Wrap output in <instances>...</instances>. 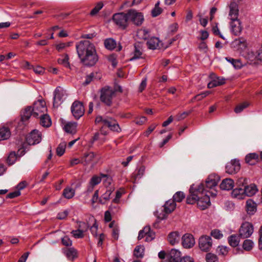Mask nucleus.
<instances>
[{
    "mask_svg": "<svg viewBox=\"0 0 262 262\" xmlns=\"http://www.w3.org/2000/svg\"><path fill=\"white\" fill-rule=\"evenodd\" d=\"M17 155L15 151H11L8 156L6 162L9 165H12L15 162L17 159Z\"/></svg>",
    "mask_w": 262,
    "mask_h": 262,
    "instance_id": "obj_42",
    "label": "nucleus"
},
{
    "mask_svg": "<svg viewBox=\"0 0 262 262\" xmlns=\"http://www.w3.org/2000/svg\"><path fill=\"white\" fill-rule=\"evenodd\" d=\"M199 246L202 251L205 252L209 251L212 246L211 237L207 235L202 236L199 239Z\"/></svg>",
    "mask_w": 262,
    "mask_h": 262,
    "instance_id": "obj_9",
    "label": "nucleus"
},
{
    "mask_svg": "<svg viewBox=\"0 0 262 262\" xmlns=\"http://www.w3.org/2000/svg\"><path fill=\"white\" fill-rule=\"evenodd\" d=\"M160 41L157 37H151L147 41L148 47L150 49L154 50L159 46Z\"/></svg>",
    "mask_w": 262,
    "mask_h": 262,
    "instance_id": "obj_36",
    "label": "nucleus"
},
{
    "mask_svg": "<svg viewBox=\"0 0 262 262\" xmlns=\"http://www.w3.org/2000/svg\"><path fill=\"white\" fill-rule=\"evenodd\" d=\"M102 179L101 174L100 176H98L97 175H95L92 177L90 179L89 183L90 185H93L94 186L99 184Z\"/></svg>",
    "mask_w": 262,
    "mask_h": 262,
    "instance_id": "obj_48",
    "label": "nucleus"
},
{
    "mask_svg": "<svg viewBox=\"0 0 262 262\" xmlns=\"http://www.w3.org/2000/svg\"><path fill=\"white\" fill-rule=\"evenodd\" d=\"M160 2L158 1L155 4L154 8L151 11V15L153 17H156L160 15L162 12V9L159 7Z\"/></svg>",
    "mask_w": 262,
    "mask_h": 262,
    "instance_id": "obj_46",
    "label": "nucleus"
},
{
    "mask_svg": "<svg viewBox=\"0 0 262 262\" xmlns=\"http://www.w3.org/2000/svg\"><path fill=\"white\" fill-rule=\"evenodd\" d=\"M231 30L235 35H238L242 31L241 22L238 19H231L230 22Z\"/></svg>",
    "mask_w": 262,
    "mask_h": 262,
    "instance_id": "obj_17",
    "label": "nucleus"
},
{
    "mask_svg": "<svg viewBox=\"0 0 262 262\" xmlns=\"http://www.w3.org/2000/svg\"><path fill=\"white\" fill-rule=\"evenodd\" d=\"M253 232V227L252 224L247 222L243 223L239 229V236L243 238L250 237Z\"/></svg>",
    "mask_w": 262,
    "mask_h": 262,
    "instance_id": "obj_7",
    "label": "nucleus"
},
{
    "mask_svg": "<svg viewBox=\"0 0 262 262\" xmlns=\"http://www.w3.org/2000/svg\"><path fill=\"white\" fill-rule=\"evenodd\" d=\"M11 132L9 128L2 127L0 128V140H5L9 138Z\"/></svg>",
    "mask_w": 262,
    "mask_h": 262,
    "instance_id": "obj_31",
    "label": "nucleus"
},
{
    "mask_svg": "<svg viewBox=\"0 0 262 262\" xmlns=\"http://www.w3.org/2000/svg\"><path fill=\"white\" fill-rule=\"evenodd\" d=\"M207 262H216L218 260L217 256L211 253H208L205 257Z\"/></svg>",
    "mask_w": 262,
    "mask_h": 262,
    "instance_id": "obj_53",
    "label": "nucleus"
},
{
    "mask_svg": "<svg viewBox=\"0 0 262 262\" xmlns=\"http://www.w3.org/2000/svg\"><path fill=\"white\" fill-rule=\"evenodd\" d=\"M219 254L222 255H225L228 253V248L225 246H219L217 249Z\"/></svg>",
    "mask_w": 262,
    "mask_h": 262,
    "instance_id": "obj_56",
    "label": "nucleus"
},
{
    "mask_svg": "<svg viewBox=\"0 0 262 262\" xmlns=\"http://www.w3.org/2000/svg\"><path fill=\"white\" fill-rule=\"evenodd\" d=\"M238 187L244 188L245 186L247 185V180L245 178H241L237 181Z\"/></svg>",
    "mask_w": 262,
    "mask_h": 262,
    "instance_id": "obj_59",
    "label": "nucleus"
},
{
    "mask_svg": "<svg viewBox=\"0 0 262 262\" xmlns=\"http://www.w3.org/2000/svg\"><path fill=\"white\" fill-rule=\"evenodd\" d=\"M169 262H178L181 257V252L176 249H171L167 255Z\"/></svg>",
    "mask_w": 262,
    "mask_h": 262,
    "instance_id": "obj_22",
    "label": "nucleus"
},
{
    "mask_svg": "<svg viewBox=\"0 0 262 262\" xmlns=\"http://www.w3.org/2000/svg\"><path fill=\"white\" fill-rule=\"evenodd\" d=\"M114 97H115V91L111 87L105 86L101 89L100 100L106 105H112Z\"/></svg>",
    "mask_w": 262,
    "mask_h": 262,
    "instance_id": "obj_3",
    "label": "nucleus"
},
{
    "mask_svg": "<svg viewBox=\"0 0 262 262\" xmlns=\"http://www.w3.org/2000/svg\"><path fill=\"white\" fill-rule=\"evenodd\" d=\"M58 63L59 64L63 65L65 67H69L70 63L69 62L68 55L66 54L63 57L59 58L58 59Z\"/></svg>",
    "mask_w": 262,
    "mask_h": 262,
    "instance_id": "obj_52",
    "label": "nucleus"
},
{
    "mask_svg": "<svg viewBox=\"0 0 262 262\" xmlns=\"http://www.w3.org/2000/svg\"><path fill=\"white\" fill-rule=\"evenodd\" d=\"M66 147V143H60L56 149V154L58 156H61L65 152V148Z\"/></svg>",
    "mask_w": 262,
    "mask_h": 262,
    "instance_id": "obj_50",
    "label": "nucleus"
},
{
    "mask_svg": "<svg viewBox=\"0 0 262 262\" xmlns=\"http://www.w3.org/2000/svg\"><path fill=\"white\" fill-rule=\"evenodd\" d=\"M71 112L75 119H79L84 113L83 104L77 101L74 102L71 106Z\"/></svg>",
    "mask_w": 262,
    "mask_h": 262,
    "instance_id": "obj_8",
    "label": "nucleus"
},
{
    "mask_svg": "<svg viewBox=\"0 0 262 262\" xmlns=\"http://www.w3.org/2000/svg\"><path fill=\"white\" fill-rule=\"evenodd\" d=\"M144 248L143 246H137L134 251V255L137 258H142L144 255Z\"/></svg>",
    "mask_w": 262,
    "mask_h": 262,
    "instance_id": "obj_40",
    "label": "nucleus"
},
{
    "mask_svg": "<svg viewBox=\"0 0 262 262\" xmlns=\"http://www.w3.org/2000/svg\"><path fill=\"white\" fill-rule=\"evenodd\" d=\"M77 124L76 122H68L64 126L65 132L70 134H75L76 132Z\"/></svg>",
    "mask_w": 262,
    "mask_h": 262,
    "instance_id": "obj_32",
    "label": "nucleus"
},
{
    "mask_svg": "<svg viewBox=\"0 0 262 262\" xmlns=\"http://www.w3.org/2000/svg\"><path fill=\"white\" fill-rule=\"evenodd\" d=\"M211 235L216 239H220L223 237V234L219 230L215 229L211 231Z\"/></svg>",
    "mask_w": 262,
    "mask_h": 262,
    "instance_id": "obj_58",
    "label": "nucleus"
},
{
    "mask_svg": "<svg viewBox=\"0 0 262 262\" xmlns=\"http://www.w3.org/2000/svg\"><path fill=\"white\" fill-rule=\"evenodd\" d=\"M113 21L119 27L124 29L128 25V12L116 13L113 17Z\"/></svg>",
    "mask_w": 262,
    "mask_h": 262,
    "instance_id": "obj_5",
    "label": "nucleus"
},
{
    "mask_svg": "<svg viewBox=\"0 0 262 262\" xmlns=\"http://www.w3.org/2000/svg\"><path fill=\"white\" fill-rule=\"evenodd\" d=\"M190 194L187 196V204H193L197 203L199 207L202 210L205 209L210 205L209 195L213 197L216 195L217 192L215 190L211 191L206 190L204 184H200L197 188L191 186L189 189Z\"/></svg>",
    "mask_w": 262,
    "mask_h": 262,
    "instance_id": "obj_1",
    "label": "nucleus"
},
{
    "mask_svg": "<svg viewBox=\"0 0 262 262\" xmlns=\"http://www.w3.org/2000/svg\"><path fill=\"white\" fill-rule=\"evenodd\" d=\"M62 195L66 199H70L74 196L75 190L70 187L66 188L63 191Z\"/></svg>",
    "mask_w": 262,
    "mask_h": 262,
    "instance_id": "obj_39",
    "label": "nucleus"
},
{
    "mask_svg": "<svg viewBox=\"0 0 262 262\" xmlns=\"http://www.w3.org/2000/svg\"><path fill=\"white\" fill-rule=\"evenodd\" d=\"M128 20H131L137 26L141 25L144 20L142 14L134 10H130L128 11Z\"/></svg>",
    "mask_w": 262,
    "mask_h": 262,
    "instance_id": "obj_10",
    "label": "nucleus"
},
{
    "mask_svg": "<svg viewBox=\"0 0 262 262\" xmlns=\"http://www.w3.org/2000/svg\"><path fill=\"white\" fill-rule=\"evenodd\" d=\"M104 121V126L108 127L111 130L114 132H120L121 131L119 124L112 118H107Z\"/></svg>",
    "mask_w": 262,
    "mask_h": 262,
    "instance_id": "obj_15",
    "label": "nucleus"
},
{
    "mask_svg": "<svg viewBox=\"0 0 262 262\" xmlns=\"http://www.w3.org/2000/svg\"><path fill=\"white\" fill-rule=\"evenodd\" d=\"M134 48V51L133 53V56L130 59V60H133L141 58L142 54L141 48H140L139 44H135Z\"/></svg>",
    "mask_w": 262,
    "mask_h": 262,
    "instance_id": "obj_34",
    "label": "nucleus"
},
{
    "mask_svg": "<svg viewBox=\"0 0 262 262\" xmlns=\"http://www.w3.org/2000/svg\"><path fill=\"white\" fill-rule=\"evenodd\" d=\"M225 83V79L223 78L217 77L212 80L208 84V88L209 89L213 88L219 85L224 84Z\"/></svg>",
    "mask_w": 262,
    "mask_h": 262,
    "instance_id": "obj_28",
    "label": "nucleus"
},
{
    "mask_svg": "<svg viewBox=\"0 0 262 262\" xmlns=\"http://www.w3.org/2000/svg\"><path fill=\"white\" fill-rule=\"evenodd\" d=\"M61 242L66 246H70L72 244L71 240L68 236L63 237L61 239Z\"/></svg>",
    "mask_w": 262,
    "mask_h": 262,
    "instance_id": "obj_63",
    "label": "nucleus"
},
{
    "mask_svg": "<svg viewBox=\"0 0 262 262\" xmlns=\"http://www.w3.org/2000/svg\"><path fill=\"white\" fill-rule=\"evenodd\" d=\"M41 134L36 129L32 131L26 138L27 142L30 145L39 143L41 141Z\"/></svg>",
    "mask_w": 262,
    "mask_h": 262,
    "instance_id": "obj_11",
    "label": "nucleus"
},
{
    "mask_svg": "<svg viewBox=\"0 0 262 262\" xmlns=\"http://www.w3.org/2000/svg\"><path fill=\"white\" fill-rule=\"evenodd\" d=\"M258 248L262 250V226L259 231Z\"/></svg>",
    "mask_w": 262,
    "mask_h": 262,
    "instance_id": "obj_64",
    "label": "nucleus"
},
{
    "mask_svg": "<svg viewBox=\"0 0 262 262\" xmlns=\"http://www.w3.org/2000/svg\"><path fill=\"white\" fill-rule=\"evenodd\" d=\"M239 235L236 234H233L229 236L228 240L229 245L233 247L237 246L239 243Z\"/></svg>",
    "mask_w": 262,
    "mask_h": 262,
    "instance_id": "obj_33",
    "label": "nucleus"
},
{
    "mask_svg": "<svg viewBox=\"0 0 262 262\" xmlns=\"http://www.w3.org/2000/svg\"><path fill=\"white\" fill-rule=\"evenodd\" d=\"M94 73H92L90 75H88L85 77V80L83 82V84L84 85H87L91 83V82L93 80L94 77Z\"/></svg>",
    "mask_w": 262,
    "mask_h": 262,
    "instance_id": "obj_62",
    "label": "nucleus"
},
{
    "mask_svg": "<svg viewBox=\"0 0 262 262\" xmlns=\"http://www.w3.org/2000/svg\"><path fill=\"white\" fill-rule=\"evenodd\" d=\"M226 60L231 63L235 69H240L242 67V64L238 59H234L232 58L227 57Z\"/></svg>",
    "mask_w": 262,
    "mask_h": 262,
    "instance_id": "obj_41",
    "label": "nucleus"
},
{
    "mask_svg": "<svg viewBox=\"0 0 262 262\" xmlns=\"http://www.w3.org/2000/svg\"><path fill=\"white\" fill-rule=\"evenodd\" d=\"M138 35L141 36L143 39H146L148 37V31L146 30H140L138 32Z\"/></svg>",
    "mask_w": 262,
    "mask_h": 262,
    "instance_id": "obj_57",
    "label": "nucleus"
},
{
    "mask_svg": "<svg viewBox=\"0 0 262 262\" xmlns=\"http://www.w3.org/2000/svg\"><path fill=\"white\" fill-rule=\"evenodd\" d=\"M83 232L81 229H78L76 230H73L71 233L75 238H80L83 237Z\"/></svg>",
    "mask_w": 262,
    "mask_h": 262,
    "instance_id": "obj_55",
    "label": "nucleus"
},
{
    "mask_svg": "<svg viewBox=\"0 0 262 262\" xmlns=\"http://www.w3.org/2000/svg\"><path fill=\"white\" fill-rule=\"evenodd\" d=\"M40 124L43 127H48L51 125V120L49 115L45 114L40 117Z\"/></svg>",
    "mask_w": 262,
    "mask_h": 262,
    "instance_id": "obj_37",
    "label": "nucleus"
},
{
    "mask_svg": "<svg viewBox=\"0 0 262 262\" xmlns=\"http://www.w3.org/2000/svg\"><path fill=\"white\" fill-rule=\"evenodd\" d=\"M182 244L185 248H190L192 247L195 241L192 235L190 234H185L182 237Z\"/></svg>",
    "mask_w": 262,
    "mask_h": 262,
    "instance_id": "obj_16",
    "label": "nucleus"
},
{
    "mask_svg": "<svg viewBox=\"0 0 262 262\" xmlns=\"http://www.w3.org/2000/svg\"><path fill=\"white\" fill-rule=\"evenodd\" d=\"M32 108L31 106L26 107L21 112V121L26 124L27 122L30 119L31 115H33Z\"/></svg>",
    "mask_w": 262,
    "mask_h": 262,
    "instance_id": "obj_19",
    "label": "nucleus"
},
{
    "mask_svg": "<svg viewBox=\"0 0 262 262\" xmlns=\"http://www.w3.org/2000/svg\"><path fill=\"white\" fill-rule=\"evenodd\" d=\"M258 160V155L255 153H251L245 157V161L251 165L255 164Z\"/></svg>",
    "mask_w": 262,
    "mask_h": 262,
    "instance_id": "obj_26",
    "label": "nucleus"
},
{
    "mask_svg": "<svg viewBox=\"0 0 262 262\" xmlns=\"http://www.w3.org/2000/svg\"><path fill=\"white\" fill-rule=\"evenodd\" d=\"M249 103L247 102H244L237 105L234 108V112L236 114L241 113L245 108L248 107Z\"/></svg>",
    "mask_w": 262,
    "mask_h": 262,
    "instance_id": "obj_47",
    "label": "nucleus"
},
{
    "mask_svg": "<svg viewBox=\"0 0 262 262\" xmlns=\"http://www.w3.org/2000/svg\"><path fill=\"white\" fill-rule=\"evenodd\" d=\"M241 165L238 160H233L228 162L226 166V171L229 174H233L239 170Z\"/></svg>",
    "mask_w": 262,
    "mask_h": 262,
    "instance_id": "obj_13",
    "label": "nucleus"
},
{
    "mask_svg": "<svg viewBox=\"0 0 262 262\" xmlns=\"http://www.w3.org/2000/svg\"><path fill=\"white\" fill-rule=\"evenodd\" d=\"M253 246L254 243L251 239L245 240L243 244L244 249L247 251H250L253 248Z\"/></svg>",
    "mask_w": 262,
    "mask_h": 262,
    "instance_id": "obj_45",
    "label": "nucleus"
},
{
    "mask_svg": "<svg viewBox=\"0 0 262 262\" xmlns=\"http://www.w3.org/2000/svg\"><path fill=\"white\" fill-rule=\"evenodd\" d=\"M31 67L34 72L37 74L42 75L45 72L44 68L40 66H37L35 67H34L33 66Z\"/></svg>",
    "mask_w": 262,
    "mask_h": 262,
    "instance_id": "obj_60",
    "label": "nucleus"
},
{
    "mask_svg": "<svg viewBox=\"0 0 262 262\" xmlns=\"http://www.w3.org/2000/svg\"><path fill=\"white\" fill-rule=\"evenodd\" d=\"M185 194L182 191L177 192L173 196V200L175 202H181L185 198Z\"/></svg>",
    "mask_w": 262,
    "mask_h": 262,
    "instance_id": "obj_49",
    "label": "nucleus"
},
{
    "mask_svg": "<svg viewBox=\"0 0 262 262\" xmlns=\"http://www.w3.org/2000/svg\"><path fill=\"white\" fill-rule=\"evenodd\" d=\"M246 208L248 214L253 215L256 211L257 205L253 200L249 199L246 201Z\"/></svg>",
    "mask_w": 262,
    "mask_h": 262,
    "instance_id": "obj_23",
    "label": "nucleus"
},
{
    "mask_svg": "<svg viewBox=\"0 0 262 262\" xmlns=\"http://www.w3.org/2000/svg\"><path fill=\"white\" fill-rule=\"evenodd\" d=\"M104 46L105 48L110 50H113L116 48V42L112 38L106 39L104 41Z\"/></svg>",
    "mask_w": 262,
    "mask_h": 262,
    "instance_id": "obj_38",
    "label": "nucleus"
},
{
    "mask_svg": "<svg viewBox=\"0 0 262 262\" xmlns=\"http://www.w3.org/2000/svg\"><path fill=\"white\" fill-rule=\"evenodd\" d=\"M150 231V227L146 226L142 230H140L139 233L138 238L139 240L141 239L144 236H147V233Z\"/></svg>",
    "mask_w": 262,
    "mask_h": 262,
    "instance_id": "obj_51",
    "label": "nucleus"
},
{
    "mask_svg": "<svg viewBox=\"0 0 262 262\" xmlns=\"http://www.w3.org/2000/svg\"><path fill=\"white\" fill-rule=\"evenodd\" d=\"M245 195L246 196H250L255 194L257 191L256 187L255 185H250L248 186L247 185L244 187Z\"/></svg>",
    "mask_w": 262,
    "mask_h": 262,
    "instance_id": "obj_30",
    "label": "nucleus"
},
{
    "mask_svg": "<svg viewBox=\"0 0 262 262\" xmlns=\"http://www.w3.org/2000/svg\"><path fill=\"white\" fill-rule=\"evenodd\" d=\"M103 4L102 2L98 3L96 6L90 12L91 15H94L96 14L103 7Z\"/></svg>",
    "mask_w": 262,
    "mask_h": 262,
    "instance_id": "obj_54",
    "label": "nucleus"
},
{
    "mask_svg": "<svg viewBox=\"0 0 262 262\" xmlns=\"http://www.w3.org/2000/svg\"><path fill=\"white\" fill-rule=\"evenodd\" d=\"M145 170V167L144 166H141L137 168L134 173L135 179H140L144 175Z\"/></svg>",
    "mask_w": 262,
    "mask_h": 262,
    "instance_id": "obj_43",
    "label": "nucleus"
},
{
    "mask_svg": "<svg viewBox=\"0 0 262 262\" xmlns=\"http://www.w3.org/2000/svg\"><path fill=\"white\" fill-rule=\"evenodd\" d=\"M33 116L35 117H41L46 114L47 108L46 106V103L43 100H39L34 103L33 106L32 107Z\"/></svg>",
    "mask_w": 262,
    "mask_h": 262,
    "instance_id": "obj_4",
    "label": "nucleus"
},
{
    "mask_svg": "<svg viewBox=\"0 0 262 262\" xmlns=\"http://www.w3.org/2000/svg\"><path fill=\"white\" fill-rule=\"evenodd\" d=\"M219 181L220 177L217 174H211L209 175L205 181L206 188L213 189L216 186Z\"/></svg>",
    "mask_w": 262,
    "mask_h": 262,
    "instance_id": "obj_14",
    "label": "nucleus"
},
{
    "mask_svg": "<svg viewBox=\"0 0 262 262\" xmlns=\"http://www.w3.org/2000/svg\"><path fill=\"white\" fill-rule=\"evenodd\" d=\"M64 253L67 258L73 260L77 257V251L73 248H70L64 250Z\"/></svg>",
    "mask_w": 262,
    "mask_h": 262,
    "instance_id": "obj_35",
    "label": "nucleus"
},
{
    "mask_svg": "<svg viewBox=\"0 0 262 262\" xmlns=\"http://www.w3.org/2000/svg\"><path fill=\"white\" fill-rule=\"evenodd\" d=\"M95 157V155L93 152L85 153L81 157V164L88 165L93 162Z\"/></svg>",
    "mask_w": 262,
    "mask_h": 262,
    "instance_id": "obj_20",
    "label": "nucleus"
},
{
    "mask_svg": "<svg viewBox=\"0 0 262 262\" xmlns=\"http://www.w3.org/2000/svg\"><path fill=\"white\" fill-rule=\"evenodd\" d=\"M244 188L243 187H237L233 189L231 192V195L233 198L242 200L245 197Z\"/></svg>",
    "mask_w": 262,
    "mask_h": 262,
    "instance_id": "obj_24",
    "label": "nucleus"
},
{
    "mask_svg": "<svg viewBox=\"0 0 262 262\" xmlns=\"http://www.w3.org/2000/svg\"><path fill=\"white\" fill-rule=\"evenodd\" d=\"M229 17L230 20L238 19V8L237 4L234 2H231L229 5Z\"/></svg>",
    "mask_w": 262,
    "mask_h": 262,
    "instance_id": "obj_18",
    "label": "nucleus"
},
{
    "mask_svg": "<svg viewBox=\"0 0 262 262\" xmlns=\"http://www.w3.org/2000/svg\"><path fill=\"white\" fill-rule=\"evenodd\" d=\"M101 176L102 178H104V180H103V184L105 187L107 188V189L111 186H114L112 185L113 180L111 177L104 174H101Z\"/></svg>",
    "mask_w": 262,
    "mask_h": 262,
    "instance_id": "obj_44",
    "label": "nucleus"
},
{
    "mask_svg": "<svg viewBox=\"0 0 262 262\" xmlns=\"http://www.w3.org/2000/svg\"><path fill=\"white\" fill-rule=\"evenodd\" d=\"M232 45L237 49H244L247 47L246 40L243 38H239L235 39L232 42Z\"/></svg>",
    "mask_w": 262,
    "mask_h": 262,
    "instance_id": "obj_27",
    "label": "nucleus"
},
{
    "mask_svg": "<svg viewBox=\"0 0 262 262\" xmlns=\"http://www.w3.org/2000/svg\"><path fill=\"white\" fill-rule=\"evenodd\" d=\"M176 207V204L173 200H169L166 201L164 205V210L165 213H162L158 214V211L155 212V215L158 219L161 220L165 219L166 217V214L170 213L172 212Z\"/></svg>",
    "mask_w": 262,
    "mask_h": 262,
    "instance_id": "obj_6",
    "label": "nucleus"
},
{
    "mask_svg": "<svg viewBox=\"0 0 262 262\" xmlns=\"http://www.w3.org/2000/svg\"><path fill=\"white\" fill-rule=\"evenodd\" d=\"M114 186H111L106 190L105 192L103 193L99 199V202L101 204H105L110 200V195L114 191Z\"/></svg>",
    "mask_w": 262,
    "mask_h": 262,
    "instance_id": "obj_21",
    "label": "nucleus"
},
{
    "mask_svg": "<svg viewBox=\"0 0 262 262\" xmlns=\"http://www.w3.org/2000/svg\"><path fill=\"white\" fill-rule=\"evenodd\" d=\"M76 48L81 62L87 66H93L98 61L96 48L89 40H81L77 42Z\"/></svg>",
    "mask_w": 262,
    "mask_h": 262,
    "instance_id": "obj_2",
    "label": "nucleus"
},
{
    "mask_svg": "<svg viewBox=\"0 0 262 262\" xmlns=\"http://www.w3.org/2000/svg\"><path fill=\"white\" fill-rule=\"evenodd\" d=\"M234 182L231 179H224L220 184V188L222 190H229L233 188Z\"/></svg>",
    "mask_w": 262,
    "mask_h": 262,
    "instance_id": "obj_25",
    "label": "nucleus"
},
{
    "mask_svg": "<svg viewBox=\"0 0 262 262\" xmlns=\"http://www.w3.org/2000/svg\"><path fill=\"white\" fill-rule=\"evenodd\" d=\"M65 96V92L61 88H57L54 91L53 106L57 107L62 102Z\"/></svg>",
    "mask_w": 262,
    "mask_h": 262,
    "instance_id": "obj_12",
    "label": "nucleus"
},
{
    "mask_svg": "<svg viewBox=\"0 0 262 262\" xmlns=\"http://www.w3.org/2000/svg\"><path fill=\"white\" fill-rule=\"evenodd\" d=\"M89 228V226L86 223L83 222H79L78 223V229H81L83 232L87 231Z\"/></svg>",
    "mask_w": 262,
    "mask_h": 262,
    "instance_id": "obj_61",
    "label": "nucleus"
},
{
    "mask_svg": "<svg viewBox=\"0 0 262 262\" xmlns=\"http://www.w3.org/2000/svg\"><path fill=\"white\" fill-rule=\"evenodd\" d=\"M180 236L178 232H172L169 234L168 239L169 243L171 245L178 243L180 241Z\"/></svg>",
    "mask_w": 262,
    "mask_h": 262,
    "instance_id": "obj_29",
    "label": "nucleus"
}]
</instances>
